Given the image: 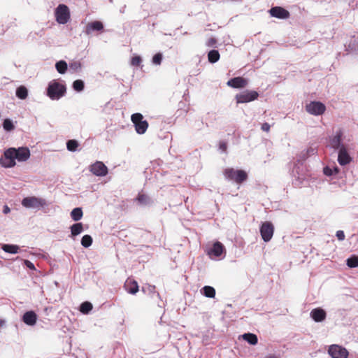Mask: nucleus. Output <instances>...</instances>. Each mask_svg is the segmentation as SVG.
Wrapping results in <instances>:
<instances>
[{
  "label": "nucleus",
  "instance_id": "nucleus-1",
  "mask_svg": "<svg viewBox=\"0 0 358 358\" xmlns=\"http://www.w3.org/2000/svg\"><path fill=\"white\" fill-rule=\"evenodd\" d=\"M4 157L0 159V164L6 168H10L15 166V159L19 162L27 161L30 157L29 148L21 147L17 149L10 148L4 152Z\"/></svg>",
  "mask_w": 358,
  "mask_h": 358
},
{
  "label": "nucleus",
  "instance_id": "nucleus-2",
  "mask_svg": "<svg viewBox=\"0 0 358 358\" xmlns=\"http://www.w3.org/2000/svg\"><path fill=\"white\" fill-rule=\"evenodd\" d=\"M66 88L64 85L56 80L50 83L47 89V95L52 100L59 99L64 96Z\"/></svg>",
  "mask_w": 358,
  "mask_h": 358
},
{
  "label": "nucleus",
  "instance_id": "nucleus-3",
  "mask_svg": "<svg viewBox=\"0 0 358 358\" xmlns=\"http://www.w3.org/2000/svg\"><path fill=\"white\" fill-rule=\"evenodd\" d=\"M224 176L229 180L241 184L248 179V173L243 170L227 168L224 171Z\"/></svg>",
  "mask_w": 358,
  "mask_h": 358
},
{
  "label": "nucleus",
  "instance_id": "nucleus-4",
  "mask_svg": "<svg viewBox=\"0 0 358 358\" xmlns=\"http://www.w3.org/2000/svg\"><path fill=\"white\" fill-rule=\"evenodd\" d=\"M131 120L134 124L135 130L138 134H143L147 131L149 124L147 120H143L141 113H136L131 116Z\"/></svg>",
  "mask_w": 358,
  "mask_h": 358
},
{
  "label": "nucleus",
  "instance_id": "nucleus-5",
  "mask_svg": "<svg viewBox=\"0 0 358 358\" xmlns=\"http://www.w3.org/2000/svg\"><path fill=\"white\" fill-rule=\"evenodd\" d=\"M55 17L58 23L64 24L70 19V12L67 6L59 4L55 10Z\"/></svg>",
  "mask_w": 358,
  "mask_h": 358
},
{
  "label": "nucleus",
  "instance_id": "nucleus-6",
  "mask_svg": "<svg viewBox=\"0 0 358 358\" xmlns=\"http://www.w3.org/2000/svg\"><path fill=\"white\" fill-rule=\"evenodd\" d=\"M259 94L254 90H246L236 95V100L237 103H248L257 99Z\"/></svg>",
  "mask_w": 358,
  "mask_h": 358
},
{
  "label": "nucleus",
  "instance_id": "nucleus-7",
  "mask_svg": "<svg viewBox=\"0 0 358 358\" xmlns=\"http://www.w3.org/2000/svg\"><path fill=\"white\" fill-rule=\"evenodd\" d=\"M46 204L45 200L35 196H28L23 199L22 205L25 208H38Z\"/></svg>",
  "mask_w": 358,
  "mask_h": 358
},
{
  "label": "nucleus",
  "instance_id": "nucleus-8",
  "mask_svg": "<svg viewBox=\"0 0 358 358\" xmlns=\"http://www.w3.org/2000/svg\"><path fill=\"white\" fill-rule=\"evenodd\" d=\"M306 111L314 115H322L326 110V106L320 101H310L306 106Z\"/></svg>",
  "mask_w": 358,
  "mask_h": 358
},
{
  "label": "nucleus",
  "instance_id": "nucleus-9",
  "mask_svg": "<svg viewBox=\"0 0 358 358\" xmlns=\"http://www.w3.org/2000/svg\"><path fill=\"white\" fill-rule=\"evenodd\" d=\"M274 227L271 222H264L260 227V234L265 242H268L273 237Z\"/></svg>",
  "mask_w": 358,
  "mask_h": 358
},
{
  "label": "nucleus",
  "instance_id": "nucleus-10",
  "mask_svg": "<svg viewBox=\"0 0 358 358\" xmlns=\"http://www.w3.org/2000/svg\"><path fill=\"white\" fill-rule=\"evenodd\" d=\"M328 352L332 358H348V351L338 345H330Z\"/></svg>",
  "mask_w": 358,
  "mask_h": 358
},
{
  "label": "nucleus",
  "instance_id": "nucleus-11",
  "mask_svg": "<svg viewBox=\"0 0 358 358\" xmlns=\"http://www.w3.org/2000/svg\"><path fill=\"white\" fill-rule=\"evenodd\" d=\"M89 169L90 172L96 176H105L108 172L107 166L100 161H96L90 165Z\"/></svg>",
  "mask_w": 358,
  "mask_h": 358
},
{
  "label": "nucleus",
  "instance_id": "nucleus-12",
  "mask_svg": "<svg viewBox=\"0 0 358 358\" xmlns=\"http://www.w3.org/2000/svg\"><path fill=\"white\" fill-rule=\"evenodd\" d=\"M269 13L271 16L279 19H287L289 17V11L280 6L271 8Z\"/></svg>",
  "mask_w": 358,
  "mask_h": 358
},
{
  "label": "nucleus",
  "instance_id": "nucleus-13",
  "mask_svg": "<svg viewBox=\"0 0 358 358\" xmlns=\"http://www.w3.org/2000/svg\"><path fill=\"white\" fill-rule=\"evenodd\" d=\"M124 287L131 294H136L139 290L138 282L131 278H128L126 280Z\"/></svg>",
  "mask_w": 358,
  "mask_h": 358
},
{
  "label": "nucleus",
  "instance_id": "nucleus-14",
  "mask_svg": "<svg viewBox=\"0 0 358 358\" xmlns=\"http://www.w3.org/2000/svg\"><path fill=\"white\" fill-rule=\"evenodd\" d=\"M227 84L232 88H244L248 85V80L243 77H235L228 80Z\"/></svg>",
  "mask_w": 358,
  "mask_h": 358
},
{
  "label": "nucleus",
  "instance_id": "nucleus-15",
  "mask_svg": "<svg viewBox=\"0 0 358 358\" xmlns=\"http://www.w3.org/2000/svg\"><path fill=\"white\" fill-rule=\"evenodd\" d=\"M338 162L340 165L344 166L348 164L351 162V157L347 152L344 145L340 148L338 156Z\"/></svg>",
  "mask_w": 358,
  "mask_h": 358
},
{
  "label": "nucleus",
  "instance_id": "nucleus-16",
  "mask_svg": "<svg viewBox=\"0 0 358 358\" xmlns=\"http://www.w3.org/2000/svg\"><path fill=\"white\" fill-rule=\"evenodd\" d=\"M310 317L316 322H320L326 319L327 313L324 310L321 308H316L311 310Z\"/></svg>",
  "mask_w": 358,
  "mask_h": 358
},
{
  "label": "nucleus",
  "instance_id": "nucleus-17",
  "mask_svg": "<svg viewBox=\"0 0 358 358\" xmlns=\"http://www.w3.org/2000/svg\"><path fill=\"white\" fill-rule=\"evenodd\" d=\"M103 29V23L100 21H94L87 24L85 28V34L87 35L91 34L93 31H100Z\"/></svg>",
  "mask_w": 358,
  "mask_h": 358
},
{
  "label": "nucleus",
  "instance_id": "nucleus-18",
  "mask_svg": "<svg viewBox=\"0 0 358 358\" xmlns=\"http://www.w3.org/2000/svg\"><path fill=\"white\" fill-rule=\"evenodd\" d=\"M37 315L35 312L30 310L26 312L22 317V321L29 326H33L36 323Z\"/></svg>",
  "mask_w": 358,
  "mask_h": 358
},
{
  "label": "nucleus",
  "instance_id": "nucleus-19",
  "mask_svg": "<svg viewBox=\"0 0 358 358\" xmlns=\"http://www.w3.org/2000/svg\"><path fill=\"white\" fill-rule=\"evenodd\" d=\"M342 136V131L338 130V131H336V135L330 140V145L333 148L338 149L342 146L341 145Z\"/></svg>",
  "mask_w": 358,
  "mask_h": 358
},
{
  "label": "nucleus",
  "instance_id": "nucleus-20",
  "mask_svg": "<svg viewBox=\"0 0 358 358\" xmlns=\"http://www.w3.org/2000/svg\"><path fill=\"white\" fill-rule=\"evenodd\" d=\"M224 250V245L219 241L215 243L212 249L208 252L209 255H213L215 257H220Z\"/></svg>",
  "mask_w": 358,
  "mask_h": 358
},
{
  "label": "nucleus",
  "instance_id": "nucleus-21",
  "mask_svg": "<svg viewBox=\"0 0 358 358\" xmlns=\"http://www.w3.org/2000/svg\"><path fill=\"white\" fill-rule=\"evenodd\" d=\"M141 291L145 294H148L151 296L156 294L158 297H159V294L156 292V287L155 285L148 284L142 287Z\"/></svg>",
  "mask_w": 358,
  "mask_h": 358
},
{
  "label": "nucleus",
  "instance_id": "nucleus-22",
  "mask_svg": "<svg viewBox=\"0 0 358 358\" xmlns=\"http://www.w3.org/2000/svg\"><path fill=\"white\" fill-rule=\"evenodd\" d=\"M243 338L251 345H256L258 343L257 336L251 333L244 334L242 336Z\"/></svg>",
  "mask_w": 358,
  "mask_h": 358
},
{
  "label": "nucleus",
  "instance_id": "nucleus-23",
  "mask_svg": "<svg viewBox=\"0 0 358 358\" xmlns=\"http://www.w3.org/2000/svg\"><path fill=\"white\" fill-rule=\"evenodd\" d=\"M220 55L217 50H213L208 53V59L209 62L213 64L220 59Z\"/></svg>",
  "mask_w": 358,
  "mask_h": 358
},
{
  "label": "nucleus",
  "instance_id": "nucleus-24",
  "mask_svg": "<svg viewBox=\"0 0 358 358\" xmlns=\"http://www.w3.org/2000/svg\"><path fill=\"white\" fill-rule=\"evenodd\" d=\"M83 230V225L81 222L73 224L71 227V232L73 236L80 234Z\"/></svg>",
  "mask_w": 358,
  "mask_h": 358
},
{
  "label": "nucleus",
  "instance_id": "nucleus-25",
  "mask_svg": "<svg viewBox=\"0 0 358 358\" xmlns=\"http://www.w3.org/2000/svg\"><path fill=\"white\" fill-rule=\"evenodd\" d=\"M16 96L20 99H25L28 96V90L27 89L21 85L16 90Z\"/></svg>",
  "mask_w": 358,
  "mask_h": 358
},
{
  "label": "nucleus",
  "instance_id": "nucleus-26",
  "mask_svg": "<svg viewBox=\"0 0 358 358\" xmlns=\"http://www.w3.org/2000/svg\"><path fill=\"white\" fill-rule=\"evenodd\" d=\"M83 213L81 208H76L71 213V217L74 221L80 220L83 217Z\"/></svg>",
  "mask_w": 358,
  "mask_h": 358
},
{
  "label": "nucleus",
  "instance_id": "nucleus-27",
  "mask_svg": "<svg viewBox=\"0 0 358 358\" xmlns=\"http://www.w3.org/2000/svg\"><path fill=\"white\" fill-rule=\"evenodd\" d=\"M3 251L10 254H16L18 252L19 247L15 245L4 244L2 248Z\"/></svg>",
  "mask_w": 358,
  "mask_h": 358
},
{
  "label": "nucleus",
  "instance_id": "nucleus-28",
  "mask_svg": "<svg viewBox=\"0 0 358 358\" xmlns=\"http://www.w3.org/2000/svg\"><path fill=\"white\" fill-rule=\"evenodd\" d=\"M203 295L208 298H214L215 296V289L210 286H205L202 289Z\"/></svg>",
  "mask_w": 358,
  "mask_h": 358
},
{
  "label": "nucleus",
  "instance_id": "nucleus-29",
  "mask_svg": "<svg viewBox=\"0 0 358 358\" xmlns=\"http://www.w3.org/2000/svg\"><path fill=\"white\" fill-rule=\"evenodd\" d=\"M346 264L350 268H356L358 266V256L353 255L346 260Z\"/></svg>",
  "mask_w": 358,
  "mask_h": 358
},
{
  "label": "nucleus",
  "instance_id": "nucleus-30",
  "mask_svg": "<svg viewBox=\"0 0 358 358\" xmlns=\"http://www.w3.org/2000/svg\"><path fill=\"white\" fill-rule=\"evenodd\" d=\"M55 67H56L57 71L59 73L63 74L67 70V64L64 61H59V62L56 63Z\"/></svg>",
  "mask_w": 358,
  "mask_h": 358
},
{
  "label": "nucleus",
  "instance_id": "nucleus-31",
  "mask_svg": "<svg viewBox=\"0 0 358 358\" xmlns=\"http://www.w3.org/2000/svg\"><path fill=\"white\" fill-rule=\"evenodd\" d=\"M92 309V304L88 301L83 302L80 306V311L84 314H87Z\"/></svg>",
  "mask_w": 358,
  "mask_h": 358
},
{
  "label": "nucleus",
  "instance_id": "nucleus-32",
  "mask_svg": "<svg viewBox=\"0 0 358 358\" xmlns=\"http://www.w3.org/2000/svg\"><path fill=\"white\" fill-rule=\"evenodd\" d=\"M78 143L76 140H69L66 143L67 149L71 152H74L78 147Z\"/></svg>",
  "mask_w": 358,
  "mask_h": 358
},
{
  "label": "nucleus",
  "instance_id": "nucleus-33",
  "mask_svg": "<svg viewBox=\"0 0 358 358\" xmlns=\"http://www.w3.org/2000/svg\"><path fill=\"white\" fill-rule=\"evenodd\" d=\"M92 243V238L90 235H85L81 239V244L85 248L90 247Z\"/></svg>",
  "mask_w": 358,
  "mask_h": 358
},
{
  "label": "nucleus",
  "instance_id": "nucleus-34",
  "mask_svg": "<svg viewBox=\"0 0 358 358\" xmlns=\"http://www.w3.org/2000/svg\"><path fill=\"white\" fill-rule=\"evenodd\" d=\"M73 87L76 91L80 92L84 89V83L81 80H76L73 83Z\"/></svg>",
  "mask_w": 358,
  "mask_h": 358
},
{
  "label": "nucleus",
  "instance_id": "nucleus-35",
  "mask_svg": "<svg viewBox=\"0 0 358 358\" xmlns=\"http://www.w3.org/2000/svg\"><path fill=\"white\" fill-rule=\"evenodd\" d=\"M3 127L6 131H12L13 129H14V125H13L12 121L9 119L4 120V121L3 122Z\"/></svg>",
  "mask_w": 358,
  "mask_h": 358
},
{
  "label": "nucleus",
  "instance_id": "nucleus-36",
  "mask_svg": "<svg viewBox=\"0 0 358 358\" xmlns=\"http://www.w3.org/2000/svg\"><path fill=\"white\" fill-rule=\"evenodd\" d=\"M136 199L140 203L142 204H147L149 201L148 196L144 194H138Z\"/></svg>",
  "mask_w": 358,
  "mask_h": 358
},
{
  "label": "nucleus",
  "instance_id": "nucleus-37",
  "mask_svg": "<svg viewBox=\"0 0 358 358\" xmlns=\"http://www.w3.org/2000/svg\"><path fill=\"white\" fill-rule=\"evenodd\" d=\"M142 62L140 56H134L131 58V64L134 66H138Z\"/></svg>",
  "mask_w": 358,
  "mask_h": 358
},
{
  "label": "nucleus",
  "instance_id": "nucleus-38",
  "mask_svg": "<svg viewBox=\"0 0 358 358\" xmlns=\"http://www.w3.org/2000/svg\"><path fill=\"white\" fill-rule=\"evenodd\" d=\"M162 59V55L161 53H157L152 58V62L155 64H160Z\"/></svg>",
  "mask_w": 358,
  "mask_h": 358
},
{
  "label": "nucleus",
  "instance_id": "nucleus-39",
  "mask_svg": "<svg viewBox=\"0 0 358 358\" xmlns=\"http://www.w3.org/2000/svg\"><path fill=\"white\" fill-rule=\"evenodd\" d=\"M217 43V39L215 38H210L206 41V45L208 47H214Z\"/></svg>",
  "mask_w": 358,
  "mask_h": 358
},
{
  "label": "nucleus",
  "instance_id": "nucleus-40",
  "mask_svg": "<svg viewBox=\"0 0 358 358\" xmlns=\"http://www.w3.org/2000/svg\"><path fill=\"white\" fill-rule=\"evenodd\" d=\"M336 236L339 241H343L345 238L344 231L342 230L337 231Z\"/></svg>",
  "mask_w": 358,
  "mask_h": 358
},
{
  "label": "nucleus",
  "instance_id": "nucleus-41",
  "mask_svg": "<svg viewBox=\"0 0 358 358\" xmlns=\"http://www.w3.org/2000/svg\"><path fill=\"white\" fill-rule=\"evenodd\" d=\"M270 127H270L269 124H268L266 122L262 124V129L266 132H268L270 131Z\"/></svg>",
  "mask_w": 358,
  "mask_h": 358
},
{
  "label": "nucleus",
  "instance_id": "nucleus-42",
  "mask_svg": "<svg viewBox=\"0 0 358 358\" xmlns=\"http://www.w3.org/2000/svg\"><path fill=\"white\" fill-rule=\"evenodd\" d=\"M220 148L225 152L227 150V143L225 142H220Z\"/></svg>",
  "mask_w": 358,
  "mask_h": 358
},
{
  "label": "nucleus",
  "instance_id": "nucleus-43",
  "mask_svg": "<svg viewBox=\"0 0 358 358\" xmlns=\"http://www.w3.org/2000/svg\"><path fill=\"white\" fill-rule=\"evenodd\" d=\"M324 173L326 175V176H331L332 175V171L331 169H329V167H325L324 169Z\"/></svg>",
  "mask_w": 358,
  "mask_h": 358
},
{
  "label": "nucleus",
  "instance_id": "nucleus-44",
  "mask_svg": "<svg viewBox=\"0 0 358 358\" xmlns=\"http://www.w3.org/2000/svg\"><path fill=\"white\" fill-rule=\"evenodd\" d=\"M25 264L27 265V267H29L31 269H34L35 268L34 264L31 262H29V260H26L25 261Z\"/></svg>",
  "mask_w": 358,
  "mask_h": 358
},
{
  "label": "nucleus",
  "instance_id": "nucleus-45",
  "mask_svg": "<svg viewBox=\"0 0 358 358\" xmlns=\"http://www.w3.org/2000/svg\"><path fill=\"white\" fill-rule=\"evenodd\" d=\"M10 212V208L8 206H4V208H3V213L5 214H7Z\"/></svg>",
  "mask_w": 358,
  "mask_h": 358
},
{
  "label": "nucleus",
  "instance_id": "nucleus-46",
  "mask_svg": "<svg viewBox=\"0 0 358 358\" xmlns=\"http://www.w3.org/2000/svg\"><path fill=\"white\" fill-rule=\"evenodd\" d=\"M265 358H278V357L275 355H268V356L266 357Z\"/></svg>",
  "mask_w": 358,
  "mask_h": 358
}]
</instances>
